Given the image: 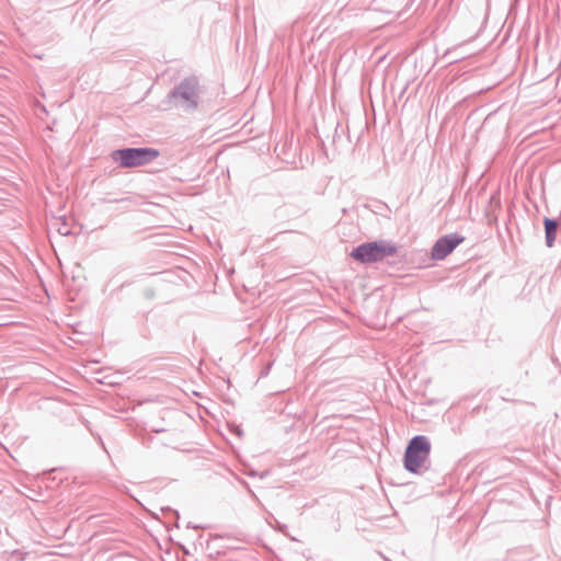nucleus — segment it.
<instances>
[{
  "instance_id": "nucleus-8",
  "label": "nucleus",
  "mask_w": 561,
  "mask_h": 561,
  "mask_svg": "<svg viewBox=\"0 0 561 561\" xmlns=\"http://www.w3.org/2000/svg\"><path fill=\"white\" fill-rule=\"evenodd\" d=\"M242 483L248 488L249 492H250L253 496H255V495H254V493H253V492L251 491V489L249 488L248 482L243 481Z\"/></svg>"
},
{
  "instance_id": "nucleus-6",
  "label": "nucleus",
  "mask_w": 561,
  "mask_h": 561,
  "mask_svg": "<svg viewBox=\"0 0 561 561\" xmlns=\"http://www.w3.org/2000/svg\"><path fill=\"white\" fill-rule=\"evenodd\" d=\"M542 222L545 227V243L547 248H552L556 244L560 230V219L543 217Z\"/></svg>"
},
{
  "instance_id": "nucleus-4",
  "label": "nucleus",
  "mask_w": 561,
  "mask_h": 561,
  "mask_svg": "<svg viewBox=\"0 0 561 561\" xmlns=\"http://www.w3.org/2000/svg\"><path fill=\"white\" fill-rule=\"evenodd\" d=\"M112 159L122 168H135L147 164L159 157V151L154 148H123L114 150L111 153Z\"/></svg>"
},
{
  "instance_id": "nucleus-1",
  "label": "nucleus",
  "mask_w": 561,
  "mask_h": 561,
  "mask_svg": "<svg viewBox=\"0 0 561 561\" xmlns=\"http://www.w3.org/2000/svg\"><path fill=\"white\" fill-rule=\"evenodd\" d=\"M170 102L185 111H194L199 102V81L195 76L184 78L168 94Z\"/></svg>"
},
{
  "instance_id": "nucleus-2",
  "label": "nucleus",
  "mask_w": 561,
  "mask_h": 561,
  "mask_svg": "<svg viewBox=\"0 0 561 561\" xmlns=\"http://www.w3.org/2000/svg\"><path fill=\"white\" fill-rule=\"evenodd\" d=\"M398 252L394 244L386 240H377L362 243L355 247L351 252V257L363 264H371Z\"/></svg>"
},
{
  "instance_id": "nucleus-9",
  "label": "nucleus",
  "mask_w": 561,
  "mask_h": 561,
  "mask_svg": "<svg viewBox=\"0 0 561 561\" xmlns=\"http://www.w3.org/2000/svg\"><path fill=\"white\" fill-rule=\"evenodd\" d=\"M119 201H121V199H108L107 202H110V203H117V202H119Z\"/></svg>"
},
{
  "instance_id": "nucleus-3",
  "label": "nucleus",
  "mask_w": 561,
  "mask_h": 561,
  "mask_svg": "<svg viewBox=\"0 0 561 561\" xmlns=\"http://www.w3.org/2000/svg\"><path fill=\"white\" fill-rule=\"evenodd\" d=\"M431 454V443L430 439L424 435L414 436L408 444L404 457L403 465L407 471L411 473H419L424 463L428 459Z\"/></svg>"
},
{
  "instance_id": "nucleus-7",
  "label": "nucleus",
  "mask_w": 561,
  "mask_h": 561,
  "mask_svg": "<svg viewBox=\"0 0 561 561\" xmlns=\"http://www.w3.org/2000/svg\"><path fill=\"white\" fill-rule=\"evenodd\" d=\"M57 225L58 227L56 230L60 236H69L71 233L65 219L60 218Z\"/></svg>"
},
{
  "instance_id": "nucleus-5",
  "label": "nucleus",
  "mask_w": 561,
  "mask_h": 561,
  "mask_svg": "<svg viewBox=\"0 0 561 561\" xmlns=\"http://www.w3.org/2000/svg\"><path fill=\"white\" fill-rule=\"evenodd\" d=\"M463 240L465 238L458 233H449L438 238L432 248L431 257L435 261L444 260L462 243Z\"/></svg>"
}]
</instances>
